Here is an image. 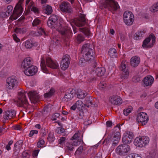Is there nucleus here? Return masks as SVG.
I'll return each mask as SVG.
<instances>
[{"label": "nucleus", "instance_id": "aec40b11", "mask_svg": "<svg viewBox=\"0 0 158 158\" xmlns=\"http://www.w3.org/2000/svg\"><path fill=\"white\" fill-rule=\"evenodd\" d=\"M46 64L47 66L53 69H57L59 66L58 63L56 61H53L51 58L48 57L46 58Z\"/></svg>", "mask_w": 158, "mask_h": 158}, {"label": "nucleus", "instance_id": "f704fd0d", "mask_svg": "<svg viewBox=\"0 0 158 158\" xmlns=\"http://www.w3.org/2000/svg\"><path fill=\"white\" fill-rule=\"evenodd\" d=\"M92 98L90 97H87L85 100V105L87 107H89L90 106H92L93 105V102L92 101Z\"/></svg>", "mask_w": 158, "mask_h": 158}, {"label": "nucleus", "instance_id": "5fc2aeb1", "mask_svg": "<svg viewBox=\"0 0 158 158\" xmlns=\"http://www.w3.org/2000/svg\"><path fill=\"white\" fill-rule=\"evenodd\" d=\"M38 133V131L36 130H33L30 131V132L29 135V137H32L34 134H37Z\"/></svg>", "mask_w": 158, "mask_h": 158}, {"label": "nucleus", "instance_id": "c9c22d12", "mask_svg": "<svg viewBox=\"0 0 158 158\" xmlns=\"http://www.w3.org/2000/svg\"><path fill=\"white\" fill-rule=\"evenodd\" d=\"M23 144V141L22 140L17 141L15 145V147L16 150H20Z\"/></svg>", "mask_w": 158, "mask_h": 158}, {"label": "nucleus", "instance_id": "37998d69", "mask_svg": "<svg viewBox=\"0 0 158 158\" xmlns=\"http://www.w3.org/2000/svg\"><path fill=\"white\" fill-rule=\"evenodd\" d=\"M41 21L38 19L36 18L33 21L32 23V26L33 27L37 26L41 24Z\"/></svg>", "mask_w": 158, "mask_h": 158}, {"label": "nucleus", "instance_id": "393cba45", "mask_svg": "<svg viewBox=\"0 0 158 158\" xmlns=\"http://www.w3.org/2000/svg\"><path fill=\"white\" fill-rule=\"evenodd\" d=\"M61 33L64 38H69L72 35V33L70 28L69 27H66L61 31Z\"/></svg>", "mask_w": 158, "mask_h": 158}, {"label": "nucleus", "instance_id": "de8ad7c7", "mask_svg": "<svg viewBox=\"0 0 158 158\" xmlns=\"http://www.w3.org/2000/svg\"><path fill=\"white\" fill-rule=\"evenodd\" d=\"M106 84L104 81L101 82L98 85V86L100 89H102L105 88L106 86Z\"/></svg>", "mask_w": 158, "mask_h": 158}, {"label": "nucleus", "instance_id": "a878e982", "mask_svg": "<svg viewBox=\"0 0 158 158\" xmlns=\"http://www.w3.org/2000/svg\"><path fill=\"white\" fill-rule=\"evenodd\" d=\"M140 62V59L139 57L137 56H133L130 59V64L133 67L138 66Z\"/></svg>", "mask_w": 158, "mask_h": 158}, {"label": "nucleus", "instance_id": "4c0bfd02", "mask_svg": "<svg viewBox=\"0 0 158 158\" xmlns=\"http://www.w3.org/2000/svg\"><path fill=\"white\" fill-rule=\"evenodd\" d=\"M13 9V7L11 5H8L6 7H3V10L6 11L7 14L9 15L11 13Z\"/></svg>", "mask_w": 158, "mask_h": 158}, {"label": "nucleus", "instance_id": "2f4dec72", "mask_svg": "<svg viewBox=\"0 0 158 158\" xmlns=\"http://www.w3.org/2000/svg\"><path fill=\"white\" fill-rule=\"evenodd\" d=\"M40 66L41 69L44 72L46 73L48 70L46 65L45 59L43 57L41 58Z\"/></svg>", "mask_w": 158, "mask_h": 158}, {"label": "nucleus", "instance_id": "dca6fc26", "mask_svg": "<svg viewBox=\"0 0 158 158\" xmlns=\"http://www.w3.org/2000/svg\"><path fill=\"white\" fill-rule=\"evenodd\" d=\"M23 10V8H20L15 6L13 10V14L10 16L11 20L17 19L22 14Z\"/></svg>", "mask_w": 158, "mask_h": 158}, {"label": "nucleus", "instance_id": "ea45409f", "mask_svg": "<svg viewBox=\"0 0 158 158\" xmlns=\"http://www.w3.org/2000/svg\"><path fill=\"white\" fill-rule=\"evenodd\" d=\"M0 17L1 18H5L7 16L9 15L7 14L6 11L3 10V7H1L0 8Z\"/></svg>", "mask_w": 158, "mask_h": 158}, {"label": "nucleus", "instance_id": "cd10ccee", "mask_svg": "<svg viewBox=\"0 0 158 158\" xmlns=\"http://www.w3.org/2000/svg\"><path fill=\"white\" fill-rule=\"evenodd\" d=\"M145 32L146 31L144 29H142L140 31H137L134 35V39L135 40L141 39Z\"/></svg>", "mask_w": 158, "mask_h": 158}, {"label": "nucleus", "instance_id": "72a5a7b5", "mask_svg": "<svg viewBox=\"0 0 158 158\" xmlns=\"http://www.w3.org/2000/svg\"><path fill=\"white\" fill-rule=\"evenodd\" d=\"M108 54L111 57L116 58L117 57V52L116 50L114 48L110 49L108 51Z\"/></svg>", "mask_w": 158, "mask_h": 158}, {"label": "nucleus", "instance_id": "f3484780", "mask_svg": "<svg viewBox=\"0 0 158 158\" xmlns=\"http://www.w3.org/2000/svg\"><path fill=\"white\" fill-rule=\"evenodd\" d=\"M28 95L31 103H35L40 99V97L36 91H30L28 94Z\"/></svg>", "mask_w": 158, "mask_h": 158}, {"label": "nucleus", "instance_id": "864d4df0", "mask_svg": "<svg viewBox=\"0 0 158 158\" xmlns=\"http://www.w3.org/2000/svg\"><path fill=\"white\" fill-rule=\"evenodd\" d=\"M77 41L79 43L83 41L84 40V38L80 34L78 35L77 38Z\"/></svg>", "mask_w": 158, "mask_h": 158}, {"label": "nucleus", "instance_id": "79ce46f5", "mask_svg": "<svg viewBox=\"0 0 158 158\" xmlns=\"http://www.w3.org/2000/svg\"><path fill=\"white\" fill-rule=\"evenodd\" d=\"M152 12H155L158 11V2L154 4L151 8Z\"/></svg>", "mask_w": 158, "mask_h": 158}, {"label": "nucleus", "instance_id": "09e8293b", "mask_svg": "<svg viewBox=\"0 0 158 158\" xmlns=\"http://www.w3.org/2000/svg\"><path fill=\"white\" fill-rule=\"evenodd\" d=\"M126 158H142L141 156H138L137 154H130L127 155Z\"/></svg>", "mask_w": 158, "mask_h": 158}, {"label": "nucleus", "instance_id": "a211bd4d", "mask_svg": "<svg viewBox=\"0 0 158 158\" xmlns=\"http://www.w3.org/2000/svg\"><path fill=\"white\" fill-rule=\"evenodd\" d=\"M33 64V60L32 59L31 57H27L24 59L22 62L21 67L22 69L25 70L31 66H34Z\"/></svg>", "mask_w": 158, "mask_h": 158}, {"label": "nucleus", "instance_id": "49530a36", "mask_svg": "<svg viewBox=\"0 0 158 158\" xmlns=\"http://www.w3.org/2000/svg\"><path fill=\"white\" fill-rule=\"evenodd\" d=\"M49 18L50 19H51L54 23H55L56 24L58 17L56 15H52L50 16Z\"/></svg>", "mask_w": 158, "mask_h": 158}, {"label": "nucleus", "instance_id": "b1692460", "mask_svg": "<svg viewBox=\"0 0 158 158\" xmlns=\"http://www.w3.org/2000/svg\"><path fill=\"white\" fill-rule=\"evenodd\" d=\"M74 92L73 90L69 89L66 91L64 99L67 102L71 100L74 96Z\"/></svg>", "mask_w": 158, "mask_h": 158}, {"label": "nucleus", "instance_id": "bf43d9fd", "mask_svg": "<svg viewBox=\"0 0 158 158\" xmlns=\"http://www.w3.org/2000/svg\"><path fill=\"white\" fill-rule=\"evenodd\" d=\"M12 37L14 40L17 43L20 41V39L17 37L16 35L15 34H14L12 35Z\"/></svg>", "mask_w": 158, "mask_h": 158}, {"label": "nucleus", "instance_id": "9d476101", "mask_svg": "<svg viewBox=\"0 0 158 158\" xmlns=\"http://www.w3.org/2000/svg\"><path fill=\"white\" fill-rule=\"evenodd\" d=\"M133 15L129 11H126L124 13L123 19L125 23L127 25H131L133 23Z\"/></svg>", "mask_w": 158, "mask_h": 158}, {"label": "nucleus", "instance_id": "a19ab883", "mask_svg": "<svg viewBox=\"0 0 158 158\" xmlns=\"http://www.w3.org/2000/svg\"><path fill=\"white\" fill-rule=\"evenodd\" d=\"M132 110V107L131 106H129L128 108L124 110L123 111L124 114L126 116L128 115L131 112Z\"/></svg>", "mask_w": 158, "mask_h": 158}, {"label": "nucleus", "instance_id": "ddd939ff", "mask_svg": "<svg viewBox=\"0 0 158 158\" xmlns=\"http://www.w3.org/2000/svg\"><path fill=\"white\" fill-rule=\"evenodd\" d=\"M70 56L67 54L63 56L60 64V66L62 70H65L68 68L70 64Z\"/></svg>", "mask_w": 158, "mask_h": 158}, {"label": "nucleus", "instance_id": "c03bdc74", "mask_svg": "<svg viewBox=\"0 0 158 158\" xmlns=\"http://www.w3.org/2000/svg\"><path fill=\"white\" fill-rule=\"evenodd\" d=\"M45 143V141L42 138H40L37 143V146L38 148H41L43 147Z\"/></svg>", "mask_w": 158, "mask_h": 158}, {"label": "nucleus", "instance_id": "a18cd8bd", "mask_svg": "<svg viewBox=\"0 0 158 158\" xmlns=\"http://www.w3.org/2000/svg\"><path fill=\"white\" fill-rule=\"evenodd\" d=\"M73 144L70 143H68L66 147L65 148V150L66 152H68L69 151H72L73 149Z\"/></svg>", "mask_w": 158, "mask_h": 158}, {"label": "nucleus", "instance_id": "c756f323", "mask_svg": "<svg viewBox=\"0 0 158 158\" xmlns=\"http://www.w3.org/2000/svg\"><path fill=\"white\" fill-rule=\"evenodd\" d=\"M76 93L77 94L78 98L80 99L84 98L86 96L85 92L81 89H78Z\"/></svg>", "mask_w": 158, "mask_h": 158}, {"label": "nucleus", "instance_id": "412c9836", "mask_svg": "<svg viewBox=\"0 0 158 158\" xmlns=\"http://www.w3.org/2000/svg\"><path fill=\"white\" fill-rule=\"evenodd\" d=\"M16 114V111L14 110L5 111L4 113L3 118L5 120L14 118Z\"/></svg>", "mask_w": 158, "mask_h": 158}, {"label": "nucleus", "instance_id": "0e129e2a", "mask_svg": "<svg viewBox=\"0 0 158 158\" xmlns=\"http://www.w3.org/2000/svg\"><path fill=\"white\" fill-rule=\"evenodd\" d=\"M79 142L78 140H75L73 141L72 143V144H73V146H77L79 145Z\"/></svg>", "mask_w": 158, "mask_h": 158}, {"label": "nucleus", "instance_id": "0eeeda50", "mask_svg": "<svg viewBox=\"0 0 158 158\" xmlns=\"http://www.w3.org/2000/svg\"><path fill=\"white\" fill-rule=\"evenodd\" d=\"M130 150V146L127 144L120 145L116 148L115 150L116 152L121 156L126 155Z\"/></svg>", "mask_w": 158, "mask_h": 158}, {"label": "nucleus", "instance_id": "f03ea898", "mask_svg": "<svg viewBox=\"0 0 158 158\" xmlns=\"http://www.w3.org/2000/svg\"><path fill=\"white\" fill-rule=\"evenodd\" d=\"M100 3L103 7L107 8L113 14L120 8L118 2L114 0H101Z\"/></svg>", "mask_w": 158, "mask_h": 158}, {"label": "nucleus", "instance_id": "39448f33", "mask_svg": "<svg viewBox=\"0 0 158 158\" xmlns=\"http://www.w3.org/2000/svg\"><path fill=\"white\" fill-rule=\"evenodd\" d=\"M106 72V69L103 67H98L95 72H93L90 74V78L89 79V81L92 82L96 79V76L101 77L104 75Z\"/></svg>", "mask_w": 158, "mask_h": 158}, {"label": "nucleus", "instance_id": "473e14b6", "mask_svg": "<svg viewBox=\"0 0 158 158\" xmlns=\"http://www.w3.org/2000/svg\"><path fill=\"white\" fill-rule=\"evenodd\" d=\"M27 31L25 27H16L14 31L17 34H23Z\"/></svg>", "mask_w": 158, "mask_h": 158}, {"label": "nucleus", "instance_id": "58836bf2", "mask_svg": "<svg viewBox=\"0 0 158 158\" xmlns=\"http://www.w3.org/2000/svg\"><path fill=\"white\" fill-rule=\"evenodd\" d=\"M79 30L80 31L84 33L85 35L87 36L89 35L90 31L88 28L85 27L81 28H79Z\"/></svg>", "mask_w": 158, "mask_h": 158}, {"label": "nucleus", "instance_id": "13d9d810", "mask_svg": "<svg viewBox=\"0 0 158 158\" xmlns=\"http://www.w3.org/2000/svg\"><path fill=\"white\" fill-rule=\"evenodd\" d=\"M80 136L79 132L76 133L72 137L71 139L72 140L77 139Z\"/></svg>", "mask_w": 158, "mask_h": 158}, {"label": "nucleus", "instance_id": "6e6d98bb", "mask_svg": "<svg viewBox=\"0 0 158 158\" xmlns=\"http://www.w3.org/2000/svg\"><path fill=\"white\" fill-rule=\"evenodd\" d=\"M30 155L27 152H23L22 154V158H29Z\"/></svg>", "mask_w": 158, "mask_h": 158}, {"label": "nucleus", "instance_id": "6e6552de", "mask_svg": "<svg viewBox=\"0 0 158 158\" xmlns=\"http://www.w3.org/2000/svg\"><path fill=\"white\" fill-rule=\"evenodd\" d=\"M156 37L153 34H151L148 37L143 41L142 46L143 48H150L152 47L155 42Z\"/></svg>", "mask_w": 158, "mask_h": 158}, {"label": "nucleus", "instance_id": "9b49d317", "mask_svg": "<svg viewBox=\"0 0 158 158\" xmlns=\"http://www.w3.org/2000/svg\"><path fill=\"white\" fill-rule=\"evenodd\" d=\"M148 120V117L144 112H140L137 116L136 121L139 124L141 123L143 126L145 125Z\"/></svg>", "mask_w": 158, "mask_h": 158}, {"label": "nucleus", "instance_id": "603ef678", "mask_svg": "<svg viewBox=\"0 0 158 158\" xmlns=\"http://www.w3.org/2000/svg\"><path fill=\"white\" fill-rule=\"evenodd\" d=\"M48 26L51 28H52L54 25L56 24L54 23L49 18L47 23Z\"/></svg>", "mask_w": 158, "mask_h": 158}, {"label": "nucleus", "instance_id": "774afa93", "mask_svg": "<svg viewBox=\"0 0 158 158\" xmlns=\"http://www.w3.org/2000/svg\"><path fill=\"white\" fill-rule=\"evenodd\" d=\"M106 125L107 127H111L112 124V123L111 121H108L106 122Z\"/></svg>", "mask_w": 158, "mask_h": 158}, {"label": "nucleus", "instance_id": "6ab92c4d", "mask_svg": "<svg viewBox=\"0 0 158 158\" xmlns=\"http://www.w3.org/2000/svg\"><path fill=\"white\" fill-rule=\"evenodd\" d=\"M121 137L120 133L118 131H115L111 139V141L112 142V145L115 146L117 145L120 140Z\"/></svg>", "mask_w": 158, "mask_h": 158}, {"label": "nucleus", "instance_id": "69168bd1", "mask_svg": "<svg viewBox=\"0 0 158 158\" xmlns=\"http://www.w3.org/2000/svg\"><path fill=\"white\" fill-rule=\"evenodd\" d=\"M38 153V150H35L34 151L32 155L34 157H36L37 156Z\"/></svg>", "mask_w": 158, "mask_h": 158}, {"label": "nucleus", "instance_id": "3c124183", "mask_svg": "<svg viewBox=\"0 0 158 158\" xmlns=\"http://www.w3.org/2000/svg\"><path fill=\"white\" fill-rule=\"evenodd\" d=\"M60 116V114L58 113H56L53 114L51 118V119L52 120H56L57 118H58Z\"/></svg>", "mask_w": 158, "mask_h": 158}, {"label": "nucleus", "instance_id": "7c9ffc66", "mask_svg": "<svg viewBox=\"0 0 158 158\" xmlns=\"http://www.w3.org/2000/svg\"><path fill=\"white\" fill-rule=\"evenodd\" d=\"M24 46L27 48H30L36 45V43H34L31 40H27L24 43Z\"/></svg>", "mask_w": 158, "mask_h": 158}, {"label": "nucleus", "instance_id": "e2e57ef3", "mask_svg": "<svg viewBox=\"0 0 158 158\" xmlns=\"http://www.w3.org/2000/svg\"><path fill=\"white\" fill-rule=\"evenodd\" d=\"M65 138L64 137H62L60 138L59 140V143L61 144L63 143H64L65 140Z\"/></svg>", "mask_w": 158, "mask_h": 158}, {"label": "nucleus", "instance_id": "8fccbe9b", "mask_svg": "<svg viewBox=\"0 0 158 158\" xmlns=\"http://www.w3.org/2000/svg\"><path fill=\"white\" fill-rule=\"evenodd\" d=\"M75 104L76 106L78 109H81V108L83 107V103L82 102L81 100L77 101Z\"/></svg>", "mask_w": 158, "mask_h": 158}, {"label": "nucleus", "instance_id": "338daca9", "mask_svg": "<svg viewBox=\"0 0 158 158\" xmlns=\"http://www.w3.org/2000/svg\"><path fill=\"white\" fill-rule=\"evenodd\" d=\"M14 128L16 130H20L21 129V127L19 125H16L14 127Z\"/></svg>", "mask_w": 158, "mask_h": 158}, {"label": "nucleus", "instance_id": "4d7b16f0", "mask_svg": "<svg viewBox=\"0 0 158 158\" xmlns=\"http://www.w3.org/2000/svg\"><path fill=\"white\" fill-rule=\"evenodd\" d=\"M31 11H33L35 13L38 14L39 13V9L35 6H33L31 8Z\"/></svg>", "mask_w": 158, "mask_h": 158}, {"label": "nucleus", "instance_id": "052dcab7", "mask_svg": "<svg viewBox=\"0 0 158 158\" xmlns=\"http://www.w3.org/2000/svg\"><path fill=\"white\" fill-rule=\"evenodd\" d=\"M24 0H19L18 3L17 4L16 6H17V7L20 8H23L22 6V4Z\"/></svg>", "mask_w": 158, "mask_h": 158}, {"label": "nucleus", "instance_id": "5701e85b", "mask_svg": "<svg viewBox=\"0 0 158 158\" xmlns=\"http://www.w3.org/2000/svg\"><path fill=\"white\" fill-rule=\"evenodd\" d=\"M37 68L35 66H31L24 70V74L28 76H32L37 72Z\"/></svg>", "mask_w": 158, "mask_h": 158}, {"label": "nucleus", "instance_id": "f8f14e48", "mask_svg": "<svg viewBox=\"0 0 158 158\" xmlns=\"http://www.w3.org/2000/svg\"><path fill=\"white\" fill-rule=\"evenodd\" d=\"M17 80L15 76L10 77L6 80V88L8 89H12L17 85Z\"/></svg>", "mask_w": 158, "mask_h": 158}, {"label": "nucleus", "instance_id": "4be33fe9", "mask_svg": "<svg viewBox=\"0 0 158 158\" xmlns=\"http://www.w3.org/2000/svg\"><path fill=\"white\" fill-rule=\"evenodd\" d=\"M110 102L114 105H119L123 101L121 98L117 96H113L109 98Z\"/></svg>", "mask_w": 158, "mask_h": 158}, {"label": "nucleus", "instance_id": "4468645a", "mask_svg": "<svg viewBox=\"0 0 158 158\" xmlns=\"http://www.w3.org/2000/svg\"><path fill=\"white\" fill-rule=\"evenodd\" d=\"M59 9L63 12L71 13L72 11L70 4L65 1L61 2L59 5Z\"/></svg>", "mask_w": 158, "mask_h": 158}, {"label": "nucleus", "instance_id": "bb28decb", "mask_svg": "<svg viewBox=\"0 0 158 158\" xmlns=\"http://www.w3.org/2000/svg\"><path fill=\"white\" fill-rule=\"evenodd\" d=\"M154 79L151 76H148L143 79V83L146 86H151L153 83Z\"/></svg>", "mask_w": 158, "mask_h": 158}, {"label": "nucleus", "instance_id": "f257e3e1", "mask_svg": "<svg viewBox=\"0 0 158 158\" xmlns=\"http://www.w3.org/2000/svg\"><path fill=\"white\" fill-rule=\"evenodd\" d=\"M89 44L84 45L81 48V53L83 57L81 58L79 60L80 63H82L84 61H88L93 60L95 57L94 51L90 48Z\"/></svg>", "mask_w": 158, "mask_h": 158}, {"label": "nucleus", "instance_id": "1a4fd4ad", "mask_svg": "<svg viewBox=\"0 0 158 158\" xmlns=\"http://www.w3.org/2000/svg\"><path fill=\"white\" fill-rule=\"evenodd\" d=\"M134 137V134L132 131H127L124 133L122 141L125 144H129L132 142V139Z\"/></svg>", "mask_w": 158, "mask_h": 158}, {"label": "nucleus", "instance_id": "2eb2a0df", "mask_svg": "<svg viewBox=\"0 0 158 158\" xmlns=\"http://www.w3.org/2000/svg\"><path fill=\"white\" fill-rule=\"evenodd\" d=\"M126 61H123L120 67V69L123 72L121 78L123 79L127 78L129 75V71L127 69H126Z\"/></svg>", "mask_w": 158, "mask_h": 158}, {"label": "nucleus", "instance_id": "680f3d73", "mask_svg": "<svg viewBox=\"0 0 158 158\" xmlns=\"http://www.w3.org/2000/svg\"><path fill=\"white\" fill-rule=\"evenodd\" d=\"M120 37L121 40L123 41L125 40L126 35L122 33H120Z\"/></svg>", "mask_w": 158, "mask_h": 158}, {"label": "nucleus", "instance_id": "7ed1b4c3", "mask_svg": "<svg viewBox=\"0 0 158 158\" xmlns=\"http://www.w3.org/2000/svg\"><path fill=\"white\" fill-rule=\"evenodd\" d=\"M26 92L22 91L18 93V99L15 101V104L19 107L26 108L29 105V103L26 95Z\"/></svg>", "mask_w": 158, "mask_h": 158}, {"label": "nucleus", "instance_id": "423d86ee", "mask_svg": "<svg viewBox=\"0 0 158 158\" xmlns=\"http://www.w3.org/2000/svg\"><path fill=\"white\" fill-rule=\"evenodd\" d=\"M85 16L84 14H80L78 18L71 20L70 22L71 25H72L73 24L78 27L83 26L86 23Z\"/></svg>", "mask_w": 158, "mask_h": 158}, {"label": "nucleus", "instance_id": "20e7f679", "mask_svg": "<svg viewBox=\"0 0 158 158\" xmlns=\"http://www.w3.org/2000/svg\"><path fill=\"white\" fill-rule=\"evenodd\" d=\"M149 138L146 136L136 137L134 140V144L137 147L142 148L145 147L149 142Z\"/></svg>", "mask_w": 158, "mask_h": 158}, {"label": "nucleus", "instance_id": "e433bc0d", "mask_svg": "<svg viewBox=\"0 0 158 158\" xmlns=\"http://www.w3.org/2000/svg\"><path fill=\"white\" fill-rule=\"evenodd\" d=\"M55 90L53 88H51L50 91L44 94V97L45 98H49L51 97L54 93Z\"/></svg>", "mask_w": 158, "mask_h": 158}, {"label": "nucleus", "instance_id": "c85d7f7f", "mask_svg": "<svg viewBox=\"0 0 158 158\" xmlns=\"http://www.w3.org/2000/svg\"><path fill=\"white\" fill-rule=\"evenodd\" d=\"M43 10L44 13L48 15L51 14L52 11V7L48 5H44Z\"/></svg>", "mask_w": 158, "mask_h": 158}]
</instances>
